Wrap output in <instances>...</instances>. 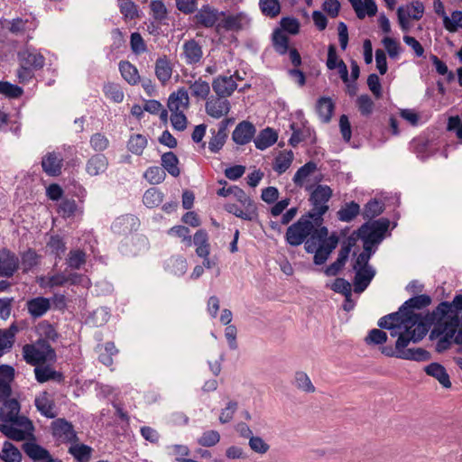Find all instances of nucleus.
Listing matches in <instances>:
<instances>
[{"mask_svg":"<svg viewBox=\"0 0 462 462\" xmlns=\"http://www.w3.org/2000/svg\"><path fill=\"white\" fill-rule=\"evenodd\" d=\"M462 310V294L454 297L452 302L442 301L431 312L425 315V324L429 329L431 325H435L431 331V337L434 335L442 336L437 344L436 350L440 353L449 348L451 339L456 338L457 328L460 320L459 311Z\"/></svg>","mask_w":462,"mask_h":462,"instance_id":"1","label":"nucleus"},{"mask_svg":"<svg viewBox=\"0 0 462 462\" xmlns=\"http://www.w3.org/2000/svg\"><path fill=\"white\" fill-rule=\"evenodd\" d=\"M426 320L420 321L414 325L403 328L400 333L395 347L398 350V358L413 361H428L430 359V353L421 347L406 348L410 342L417 343L421 340L428 332Z\"/></svg>","mask_w":462,"mask_h":462,"instance_id":"2","label":"nucleus"},{"mask_svg":"<svg viewBox=\"0 0 462 462\" xmlns=\"http://www.w3.org/2000/svg\"><path fill=\"white\" fill-rule=\"evenodd\" d=\"M338 244V237L336 234L328 236L327 227L316 228V232L305 242V250L308 253H314L313 262L317 265L326 263L333 250Z\"/></svg>","mask_w":462,"mask_h":462,"instance_id":"3","label":"nucleus"},{"mask_svg":"<svg viewBox=\"0 0 462 462\" xmlns=\"http://www.w3.org/2000/svg\"><path fill=\"white\" fill-rule=\"evenodd\" d=\"M234 193V197L241 202L245 209H241L236 204L226 205V210L237 217L247 221H256L258 219V211L256 204L245 194V192L237 186H230L228 188H221L217 190V195L227 197Z\"/></svg>","mask_w":462,"mask_h":462,"instance_id":"4","label":"nucleus"},{"mask_svg":"<svg viewBox=\"0 0 462 462\" xmlns=\"http://www.w3.org/2000/svg\"><path fill=\"white\" fill-rule=\"evenodd\" d=\"M325 227L318 220L311 219L309 215L300 217L291 225L286 231L285 240L291 246H298L306 242L316 232V228Z\"/></svg>","mask_w":462,"mask_h":462,"instance_id":"5","label":"nucleus"},{"mask_svg":"<svg viewBox=\"0 0 462 462\" xmlns=\"http://www.w3.org/2000/svg\"><path fill=\"white\" fill-rule=\"evenodd\" d=\"M23 358L32 365H37L47 361L55 362L57 356L54 348L46 339H38L35 344H27L23 347Z\"/></svg>","mask_w":462,"mask_h":462,"instance_id":"6","label":"nucleus"},{"mask_svg":"<svg viewBox=\"0 0 462 462\" xmlns=\"http://www.w3.org/2000/svg\"><path fill=\"white\" fill-rule=\"evenodd\" d=\"M333 191L328 185H318L310 193V202L312 206L308 215L311 219L318 220V223L323 224V216L328 212L329 207L328 202L331 199Z\"/></svg>","mask_w":462,"mask_h":462,"instance_id":"7","label":"nucleus"},{"mask_svg":"<svg viewBox=\"0 0 462 462\" xmlns=\"http://www.w3.org/2000/svg\"><path fill=\"white\" fill-rule=\"evenodd\" d=\"M390 226V220L381 217L377 220L367 221L364 223L356 234L361 240H365L375 245H379L384 238L385 233Z\"/></svg>","mask_w":462,"mask_h":462,"instance_id":"8","label":"nucleus"},{"mask_svg":"<svg viewBox=\"0 0 462 462\" xmlns=\"http://www.w3.org/2000/svg\"><path fill=\"white\" fill-rule=\"evenodd\" d=\"M1 403L0 420L3 423H12L21 428L32 429V421L27 417L19 415L21 406L16 399L12 398Z\"/></svg>","mask_w":462,"mask_h":462,"instance_id":"9","label":"nucleus"},{"mask_svg":"<svg viewBox=\"0 0 462 462\" xmlns=\"http://www.w3.org/2000/svg\"><path fill=\"white\" fill-rule=\"evenodd\" d=\"M251 18L243 12L237 14H228L221 12L220 22L217 25V32H240L250 27Z\"/></svg>","mask_w":462,"mask_h":462,"instance_id":"10","label":"nucleus"},{"mask_svg":"<svg viewBox=\"0 0 462 462\" xmlns=\"http://www.w3.org/2000/svg\"><path fill=\"white\" fill-rule=\"evenodd\" d=\"M52 436L61 443H76L79 441L73 425L65 419H57L51 422Z\"/></svg>","mask_w":462,"mask_h":462,"instance_id":"11","label":"nucleus"},{"mask_svg":"<svg viewBox=\"0 0 462 462\" xmlns=\"http://www.w3.org/2000/svg\"><path fill=\"white\" fill-rule=\"evenodd\" d=\"M221 12L218 9L209 5H204L198 10L194 15V21L198 27L201 28H215L220 22Z\"/></svg>","mask_w":462,"mask_h":462,"instance_id":"12","label":"nucleus"},{"mask_svg":"<svg viewBox=\"0 0 462 462\" xmlns=\"http://www.w3.org/2000/svg\"><path fill=\"white\" fill-rule=\"evenodd\" d=\"M386 318L394 325L393 330L403 329L410 325L414 327L416 323L424 320V315L411 310H402L401 308L398 311L386 315Z\"/></svg>","mask_w":462,"mask_h":462,"instance_id":"13","label":"nucleus"},{"mask_svg":"<svg viewBox=\"0 0 462 462\" xmlns=\"http://www.w3.org/2000/svg\"><path fill=\"white\" fill-rule=\"evenodd\" d=\"M18 256L8 248L0 249V277L11 278L19 270Z\"/></svg>","mask_w":462,"mask_h":462,"instance_id":"14","label":"nucleus"},{"mask_svg":"<svg viewBox=\"0 0 462 462\" xmlns=\"http://www.w3.org/2000/svg\"><path fill=\"white\" fill-rule=\"evenodd\" d=\"M231 108L230 102L225 98L220 97L218 96L212 97L208 99L205 104L206 113L215 118L219 119L224 116H226Z\"/></svg>","mask_w":462,"mask_h":462,"instance_id":"15","label":"nucleus"},{"mask_svg":"<svg viewBox=\"0 0 462 462\" xmlns=\"http://www.w3.org/2000/svg\"><path fill=\"white\" fill-rule=\"evenodd\" d=\"M14 379V368L8 365H0V403L5 402L12 394L11 383Z\"/></svg>","mask_w":462,"mask_h":462,"instance_id":"16","label":"nucleus"},{"mask_svg":"<svg viewBox=\"0 0 462 462\" xmlns=\"http://www.w3.org/2000/svg\"><path fill=\"white\" fill-rule=\"evenodd\" d=\"M237 84L234 76H218L213 79L212 88L217 96L220 97H228L236 89Z\"/></svg>","mask_w":462,"mask_h":462,"instance_id":"17","label":"nucleus"},{"mask_svg":"<svg viewBox=\"0 0 462 462\" xmlns=\"http://www.w3.org/2000/svg\"><path fill=\"white\" fill-rule=\"evenodd\" d=\"M189 106V97L185 88H180L169 96L167 106L171 113L184 112Z\"/></svg>","mask_w":462,"mask_h":462,"instance_id":"18","label":"nucleus"},{"mask_svg":"<svg viewBox=\"0 0 462 462\" xmlns=\"http://www.w3.org/2000/svg\"><path fill=\"white\" fill-rule=\"evenodd\" d=\"M255 131V127L251 122L242 121L233 131L232 140L239 145H245L252 141Z\"/></svg>","mask_w":462,"mask_h":462,"instance_id":"19","label":"nucleus"},{"mask_svg":"<svg viewBox=\"0 0 462 462\" xmlns=\"http://www.w3.org/2000/svg\"><path fill=\"white\" fill-rule=\"evenodd\" d=\"M173 68L166 55L159 57L154 65V73L162 86H165L171 79Z\"/></svg>","mask_w":462,"mask_h":462,"instance_id":"20","label":"nucleus"},{"mask_svg":"<svg viewBox=\"0 0 462 462\" xmlns=\"http://www.w3.org/2000/svg\"><path fill=\"white\" fill-rule=\"evenodd\" d=\"M26 309L32 319H39L51 309V300L42 296L32 298L27 300Z\"/></svg>","mask_w":462,"mask_h":462,"instance_id":"21","label":"nucleus"},{"mask_svg":"<svg viewBox=\"0 0 462 462\" xmlns=\"http://www.w3.org/2000/svg\"><path fill=\"white\" fill-rule=\"evenodd\" d=\"M63 159L55 152H48L42 160L43 171L49 176H59L61 173Z\"/></svg>","mask_w":462,"mask_h":462,"instance_id":"22","label":"nucleus"},{"mask_svg":"<svg viewBox=\"0 0 462 462\" xmlns=\"http://www.w3.org/2000/svg\"><path fill=\"white\" fill-rule=\"evenodd\" d=\"M108 168V160L103 153H97L91 156L86 163V171L90 176H98L104 173Z\"/></svg>","mask_w":462,"mask_h":462,"instance_id":"23","label":"nucleus"},{"mask_svg":"<svg viewBox=\"0 0 462 462\" xmlns=\"http://www.w3.org/2000/svg\"><path fill=\"white\" fill-rule=\"evenodd\" d=\"M355 270L356 275L354 278V291L356 293H360L367 288L375 275V271L374 268H359Z\"/></svg>","mask_w":462,"mask_h":462,"instance_id":"24","label":"nucleus"},{"mask_svg":"<svg viewBox=\"0 0 462 462\" xmlns=\"http://www.w3.org/2000/svg\"><path fill=\"white\" fill-rule=\"evenodd\" d=\"M34 374L37 382L41 383L51 380L60 383L64 379L60 372L52 369L50 365H44L43 364L35 365Z\"/></svg>","mask_w":462,"mask_h":462,"instance_id":"25","label":"nucleus"},{"mask_svg":"<svg viewBox=\"0 0 462 462\" xmlns=\"http://www.w3.org/2000/svg\"><path fill=\"white\" fill-rule=\"evenodd\" d=\"M348 2L359 19H364L365 15L374 16L377 13V5L374 0H348Z\"/></svg>","mask_w":462,"mask_h":462,"instance_id":"26","label":"nucleus"},{"mask_svg":"<svg viewBox=\"0 0 462 462\" xmlns=\"http://www.w3.org/2000/svg\"><path fill=\"white\" fill-rule=\"evenodd\" d=\"M33 430L32 429H25L12 423H0V432L10 439L15 441L24 440L28 434Z\"/></svg>","mask_w":462,"mask_h":462,"instance_id":"27","label":"nucleus"},{"mask_svg":"<svg viewBox=\"0 0 462 462\" xmlns=\"http://www.w3.org/2000/svg\"><path fill=\"white\" fill-rule=\"evenodd\" d=\"M425 373L437 379L444 388H450L452 383L446 368L439 363H430L424 368Z\"/></svg>","mask_w":462,"mask_h":462,"instance_id":"28","label":"nucleus"},{"mask_svg":"<svg viewBox=\"0 0 462 462\" xmlns=\"http://www.w3.org/2000/svg\"><path fill=\"white\" fill-rule=\"evenodd\" d=\"M34 403L37 410L46 418L53 419L56 417L55 403L47 392H42L37 396Z\"/></svg>","mask_w":462,"mask_h":462,"instance_id":"29","label":"nucleus"},{"mask_svg":"<svg viewBox=\"0 0 462 462\" xmlns=\"http://www.w3.org/2000/svg\"><path fill=\"white\" fill-rule=\"evenodd\" d=\"M23 449L25 454L35 462H39L41 460H45L47 462L48 459L51 457L50 452L46 448L35 442L24 443L23 445Z\"/></svg>","mask_w":462,"mask_h":462,"instance_id":"30","label":"nucleus"},{"mask_svg":"<svg viewBox=\"0 0 462 462\" xmlns=\"http://www.w3.org/2000/svg\"><path fill=\"white\" fill-rule=\"evenodd\" d=\"M183 53L188 64L199 62L203 55L201 46L195 40H189L183 44Z\"/></svg>","mask_w":462,"mask_h":462,"instance_id":"31","label":"nucleus"},{"mask_svg":"<svg viewBox=\"0 0 462 462\" xmlns=\"http://www.w3.org/2000/svg\"><path fill=\"white\" fill-rule=\"evenodd\" d=\"M272 43L274 51L280 55L287 54L288 51L291 48L289 45V36L282 29H275L273 31Z\"/></svg>","mask_w":462,"mask_h":462,"instance_id":"32","label":"nucleus"},{"mask_svg":"<svg viewBox=\"0 0 462 462\" xmlns=\"http://www.w3.org/2000/svg\"><path fill=\"white\" fill-rule=\"evenodd\" d=\"M278 134L273 128L267 127L262 130L254 139L255 147L259 150H265L277 142Z\"/></svg>","mask_w":462,"mask_h":462,"instance_id":"33","label":"nucleus"},{"mask_svg":"<svg viewBox=\"0 0 462 462\" xmlns=\"http://www.w3.org/2000/svg\"><path fill=\"white\" fill-rule=\"evenodd\" d=\"M334 109L335 104L330 97H322L318 99L316 110L323 123L330 122Z\"/></svg>","mask_w":462,"mask_h":462,"instance_id":"34","label":"nucleus"},{"mask_svg":"<svg viewBox=\"0 0 462 462\" xmlns=\"http://www.w3.org/2000/svg\"><path fill=\"white\" fill-rule=\"evenodd\" d=\"M68 451L77 462H89L93 448L86 444L76 442L70 445Z\"/></svg>","mask_w":462,"mask_h":462,"instance_id":"35","label":"nucleus"},{"mask_svg":"<svg viewBox=\"0 0 462 462\" xmlns=\"http://www.w3.org/2000/svg\"><path fill=\"white\" fill-rule=\"evenodd\" d=\"M119 70L122 77L130 84L137 85L140 82V75L135 66L126 60L119 62Z\"/></svg>","mask_w":462,"mask_h":462,"instance_id":"36","label":"nucleus"},{"mask_svg":"<svg viewBox=\"0 0 462 462\" xmlns=\"http://www.w3.org/2000/svg\"><path fill=\"white\" fill-rule=\"evenodd\" d=\"M190 93L194 97L200 99H207L210 93V86L209 83L206 80H203L201 78H199L195 81H188Z\"/></svg>","mask_w":462,"mask_h":462,"instance_id":"37","label":"nucleus"},{"mask_svg":"<svg viewBox=\"0 0 462 462\" xmlns=\"http://www.w3.org/2000/svg\"><path fill=\"white\" fill-rule=\"evenodd\" d=\"M384 210V204L383 201L373 199H370L364 207L362 216L364 219L372 221L374 217L381 215Z\"/></svg>","mask_w":462,"mask_h":462,"instance_id":"38","label":"nucleus"},{"mask_svg":"<svg viewBox=\"0 0 462 462\" xmlns=\"http://www.w3.org/2000/svg\"><path fill=\"white\" fill-rule=\"evenodd\" d=\"M179 159L172 152H164L162 155V165L164 171L173 177H178L180 174V170L178 166Z\"/></svg>","mask_w":462,"mask_h":462,"instance_id":"39","label":"nucleus"},{"mask_svg":"<svg viewBox=\"0 0 462 462\" xmlns=\"http://www.w3.org/2000/svg\"><path fill=\"white\" fill-rule=\"evenodd\" d=\"M293 152L291 151L281 152L274 159L273 169L278 174L284 173L291 165Z\"/></svg>","mask_w":462,"mask_h":462,"instance_id":"40","label":"nucleus"},{"mask_svg":"<svg viewBox=\"0 0 462 462\" xmlns=\"http://www.w3.org/2000/svg\"><path fill=\"white\" fill-rule=\"evenodd\" d=\"M360 213V206L355 201L347 202L337 211V218L343 222H350Z\"/></svg>","mask_w":462,"mask_h":462,"instance_id":"41","label":"nucleus"},{"mask_svg":"<svg viewBox=\"0 0 462 462\" xmlns=\"http://www.w3.org/2000/svg\"><path fill=\"white\" fill-rule=\"evenodd\" d=\"M0 458L4 462H21L22 453L13 443L5 441L0 452Z\"/></svg>","mask_w":462,"mask_h":462,"instance_id":"42","label":"nucleus"},{"mask_svg":"<svg viewBox=\"0 0 462 462\" xmlns=\"http://www.w3.org/2000/svg\"><path fill=\"white\" fill-rule=\"evenodd\" d=\"M431 303V298L426 294H420L418 296H414L408 300H406L402 306V310H411L413 309L420 310L429 306Z\"/></svg>","mask_w":462,"mask_h":462,"instance_id":"43","label":"nucleus"},{"mask_svg":"<svg viewBox=\"0 0 462 462\" xmlns=\"http://www.w3.org/2000/svg\"><path fill=\"white\" fill-rule=\"evenodd\" d=\"M317 170V164L314 162H308L298 169L293 176V182L298 187H302L305 180Z\"/></svg>","mask_w":462,"mask_h":462,"instance_id":"44","label":"nucleus"},{"mask_svg":"<svg viewBox=\"0 0 462 462\" xmlns=\"http://www.w3.org/2000/svg\"><path fill=\"white\" fill-rule=\"evenodd\" d=\"M163 197V193L161 190L156 188H150L144 192L143 202L147 208H153L162 202Z\"/></svg>","mask_w":462,"mask_h":462,"instance_id":"45","label":"nucleus"},{"mask_svg":"<svg viewBox=\"0 0 462 462\" xmlns=\"http://www.w3.org/2000/svg\"><path fill=\"white\" fill-rule=\"evenodd\" d=\"M86 258L87 255L83 250L76 249L69 251L66 261L69 268L79 270L86 263Z\"/></svg>","mask_w":462,"mask_h":462,"instance_id":"46","label":"nucleus"},{"mask_svg":"<svg viewBox=\"0 0 462 462\" xmlns=\"http://www.w3.org/2000/svg\"><path fill=\"white\" fill-rule=\"evenodd\" d=\"M125 20H134L139 16L138 6L132 0H117Z\"/></svg>","mask_w":462,"mask_h":462,"instance_id":"47","label":"nucleus"},{"mask_svg":"<svg viewBox=\"0 0 462 462\" xmlns=\"http://www.w3.org/2000/svg\"><path fill=\"white\" fill-rule=\"evenodd\" d=\"M259 6L263 14L271 18L276 17L281 12L278 0H260Z\"/></svg>","mask_w":462,"mask_h":462,"instance_id":"48","label":"nucleus"},{"mask_svg":"<svg viewBox=\"0 0 462 462\" xmlns=\"http://www.w3.org/2000/svg\"><path fill=\"white\" fill-rule=\"evenodd\" d=\"M78 210V205L73 199H63L58 206V213L63 218L74 217Z\"/></svg>","mask_w":462,"mask_h":462,"instance_id":"49","label":"nucleus"},{"mask_svg":"<svg viewBox=\"0 0 462 462\" xmlns=\"http://www.w3.org/2000/svg\"><path fill=\"white\" fill-rule=\"evenodd\" d=\"M166 268L175 275H182L187 271V261L181 256L171 257L167 262Z\"/></svg>","mask_w":462,"mask_h":462,"instance_id":"50","label":"nucleus"},{"mask_svg":"<svg viewBox=\"0 0 462 462\" xmlns=\"http://www.w3.org/2000/svg\"><path fill=\"white\" fill-rule=\"evenodd\" d=\"M147 145V139L142 134H134L130 137L127 147L128 150L137 155H141Z\"/></svg>","mask_w":462,"mask_h":462,"instance_id":"51","label":"nucleus"},{"mask_svg":"<svg viewBox=\"0 0 462 462\" xmlns=\"http://www.w3.org/2000/svg\"><path fill=\"white\" fill-rule=\"evenodd\" d=\"M143 177L151 184H160L165 180L166 173L162 168H160L158 166H152L146 170V171L143 174Z\"/></svg>","mask_w":462,"mask_h":462,"instance_id":"52","label":"nucleus"},{"mask_svg":"<svg viewBox=\"0 0 462 462\" xmlns=\"http://www.w3.org/2000/svg\"><path fill=\"white\" fill-rule=\"evenodd\" d=\"M404 6V14L413 20L419 21L424 14V5L420 1H413Z\"/></svg>","mask_w":462,"mask_h":462,"instance_id":"53","label":"nucleus"},{"mask_svg":"<svg viewBox=\"0 0 462 462\" xmlns=\"http://www.w3.org/2000/svg\"><path fill=\"white\" fill-rule=\"evenodd\" d=\"M295 385L298 389L305 393H314L315 386L311 383L308 374L302 371L295 373Z\"/></svg>","mask_w":462,"mask_h":462,"instance_id":"54","label":"nucleus"},{"mask_svg":"<svg viewBox=\"0 0 462 462\" xmlns=\"http://www.w3.org/2000/svg\"><path fill=\"white\" fill-rule=\"evenodd\" d=\"M348 259V256L346 254V253L338 252V255L337 260L327 266L324 273L327 276H336L345 266L346 261Z\"/></svg>","mask_w":462,"mask_h":462,"instance_id":"55","label":"nucleus"},{"mask_svg":"<svg viewBox=\"0 0 462 462\" xmlns=\"http://www.w3.org/2000/svg\"><path fill=\"white\" fill-rule=\"evenodd\" d=\"M103 90H104L105 96L107 98L113 100L114 102L120 103L124 99V93H123L121 88L119 87V85H117L116 83L108 82V83L105 84Z\"/></svg>","mask_w":462,"mask_h":462,"instance_id":"56","label":"nucleus"},{"mask_svg":"<svg viewBox=\"0 0 462 462\" xmlns=\"http://www.w3.org/2000/svg\"><path fill=\"white\" fill-rule=\"evenodd\" d=\"M150 8L156 21L162 22L167 18L168 10L162 1L152 0L150 4Z\"/></svg>","mask_w":462,"mask_h":462,"instance_id":"57","label":"nucleus"},{"mask_svg":"<svg viewBox=\"0 0 462 462\" xmlns=\"http://www.w3.org/2000/svg\"><path fill=\"white\" fill-rule=\"evenodd\" d=\"M23 88L7 81H0V94L7 97L17 98L23 95Z\"/></svg>","mask_w":462,"mask_h":462,"instance_id":"58","label":"nucleus"},{"mask_svg":"<svg viewBox=\"0 0 462 462\" xmlns=\"http://www.w3.org/2000/svg\"><path fill=\"white\" fill-rule=\"evenodd\" d=\"M220 440V434L218 431L211 430L205 431L198 439L199 445L206 448L213 447Z\"/></svg>","mask_w":462,"mask_h":462,"instance_id":"59","label":"nucleus"},{"mask_svg":"<svg viewBox=\"0 0 462 462\" xmlns=\"http://www.w3.org/2000/svg\"><path fill=\"white\" fill-rule=\"evenodd\" d=\"M40 256L35 250L29 248L22 254V264L25 271L31 270L39 263Z\"/></svg>","mask_w":462,"mask_h":462,"instance_id":"60","label":"nucleus"},{"mask_svg":"<svg viewBox=\"0 0 462 462\" xmlns=\"http://www.w3.org/2000/svg\"><path fill=\"white\" fill-rule=\"evenodd\" d=\"M24 64L34 69H40L43 68L45 59L41 53L37 52H27L23 59Z\"/></svg>","mask_w":462,"mask_h":462,"instance_id":"61","label":"nucleus"},{"mask_svg":"<svg viewBox=\"0 0 462 462\" xmlns=\"http://www.w3.org/2000/svg\"><path fill=\"white\" fill-rule=\"evenodd\" d=\"M386 340L387 334L378 328L370 330L365 338V341L367 345H382L383 343L386 342Z\"/></svg>","mask_w":462,"mask_h":462,"instance_id":"62","label":"nucleus"},{"mask_svg":"<svg viewBox=\"0 0 462 462\" xmlns=\"http://www.w3.org/2000/svg\"><path fill=\"white\" fill-rule=\"evenodd\" d=\"M335 292L343 294L346 299L351 298V284L344 278H337L331 285Z\"/></svg>","mask_w":462,"mask_h":462,"instance_id":"63","label":"nucleus"},{"mask_svg":"<svg viewBox=\"0 0 462 462\" xmlns=\"http://www.w3.org/2000/svg\"><path fill=\"white\" fill-rule=\"evenodd\" d=\"M130 46L132 51L139 55L146 51V44L139 32H133L130 37Z\"/></svg>","mask_w":462,"mask_h":462,"instance_id":"64","label":"nucleus"}]
</instances>
